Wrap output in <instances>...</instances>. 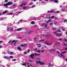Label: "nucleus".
Masks as SVG:
<instances>
[{
	"label": "nucleus",
	"instance_id": "nucleus-1",
	"mask_svg": "<svg viewBox=\"0 0 67 67\" xmlns=\"http://www.w3.org/2000/svg\"><path fill=\"white\" fill-rule=\"evenodd\" d=\"M36 64H38V63H39V64H40V65H44L45 63L43 62H41V61H37V60H36Z\"/></svg>",
	"mask_w": 67,
	"mask_h": 67
},
{
	"label": "nucleus",
	"instance_id": "nucleus-2",
	"mask_svg": "<svg viewBox=\"0 0 67 67\" xmlns=\"http://www.w3.org/2000/svg\"><path fill=\"white\" fill-rule=\"evenodd\" d=\"M12 4V2H9L7 4H5L4 5V6H8Z\"/></svg>",
	"mask_w": 67,
	"mask_h": 67
},
{
	"label": "nucleus",
	"instance_id": "nucleus-3",
	"mask_svg": "<svg viewBox=\"0 0 67 67\" xmlns=\"http://www.w3.org/2000/svg\"><path fill=\"white\" fill-rule=\"evenodd\" d=\"M66 52V51H65L63 52H62L60 54V55H59L60 57H61V58H64L65 59V57L63 55H62V54H65Z\"/></svg>",
	"mask_w": 67,
	"mask_h": 67
},
{
	"label": "nucleus",
	"instance_id": "nucleus-4",
	"mask_svg": "<svg viewBox=\"0 0 67 67\" xmlns=\"http://www.w3.org/2000/svg\"><path fill=\"white\" fill-rule=\"evenodd\" d=\"M20 42L19 41L16 40L15 41L14 40L12 41V43H13V42H14V46H16V42Z\"/></svg>",
	"mask_w": 67,
	"mask_h": 67
},
{
	"label": "nucleus",
	"instance_id": "nucleus-5",
	"mask_svg": "<svg viewBox=\"0 0 67 67\" xmlns=\"http://www.w3.org/2000/svg\"><path fill=\"white\" fill-rule=\"evenodd\" d=\"M44 43L45 44H46L47 45H52L53 44L52 43H48L47 42H45Z\"/></svg>",
	"mask_w": 67,
	"mask_h": 67
},
{
	"label": "nucleus",
	"instance_id": "nucleus-6",
	"mask_svg": "<svg viewBox=\"0 0 67 67\" xmlns=\"http://www.w3.org/2000/svg\"><path fill=\"white\" fill-rule=\"evenodd\" d=\"M22 29H23V28H18L15 30L14 31H15V30H17V31H21Z\"/></svg>",
	"mask_w": 67,
	"mask_h": 67
},
{
	"label": "nucleus",
	"instance_id": "nucleus-7",
	"mask_svg": "<svg viewBox=\"0 0 67 67\" xmlns=\"http://www.w3.org/2000/svg\"><path fill=\"white\" fill-rule=\"evenodd\" d=\"M43 36H45L46 37H47V36H51V34H49L48 35H43Z\"/></svg>",
	"mask_w": 67,
	"mask_h": 67
},
{
	"label": "nucleus",
	"instance_id": "nucleus-8",
	"mask_svg": "<svg viewBox=\"0 0 67 67\" xmlns=\"http://www.w3.org/2000/svg\"><path fill=\"white\" fill-rule=\"evenodd\" d=\"M56 35L57 36H60L62 35V34L61 33L58 34H56Z\"/></svg>",
	"mask_w": 67,
	"mask_h": 67
},
{
	"label": "nucleus",
	"instance_id": "nucleus-9",
	"mask_svg": "<svg viewBox=\"0 0 67 67\" xmlns=\"http://www.w3.org/2000/svg\"><path fill=\"white\" fill-rule=\"evenodd\" d=\"M47 25L46 24H42V26H42V27H43V26H45L46 27H47Z\"/></svg>",
	"mask_w": 67,
	"mask_h": 67
},
{
	"label": "nucleus",
	"instance_id": "nucleus-10",
	"mask_svg": "<svg viewBox=\"0 0 67 67\" xmlns=\"http://www.w3.org/2000/svg\"><path fill=\"white\" fill-rule=\"evenodd\" d=\"M34 56V54H31L30 57L32 59H34V57H33V56Z\"/></svg>",
	"mask_w": 67,
	"mask_h": 67
},
{
	"label": "nucleus",
	"instance_id": "nucleus-11",
	"mask_svg": "<svg viewBox=\"0 0 67 67\" xmlns=\"http://www.w3.org/2000/svg\"><path fill=\"white\" fill-rule=\"evenodd\" d=\"M4 59H5V58L9 59V57L8 56H5L4 57Z\"/></svg>",
	"mask_w": 67,
	"mask_h": 67
},
{
	"label": "nucleus",
	"instance_id": "nucleus-12",
	"mask_svg": "<svg viewBox=\"0 0 67 67\" xmlns=\"http://www.w3.org/2000/svg\"><path fill=\"white\" fill-rule=\"evenodd\" d=\"M21 46V47H26L27 45L26 44H21L20 45Z\"/></svg>",
	"mask_w": 67,
	"mask_h": 67
},
{
	"label": "nucleus",
	"instance_id": "nucleus-13",
	"mask_svg": "<svg viewBox=\"0 0 67 67\" xmlns=\"http://www.w3.org/2000/svg\"><path fill=\"white\" fill-rule=\"evenodd\" d=\"M7 12H8V10H6L5 11H4L3 12V14H5V13H7Z\"/></svg>",
	"mask_w": 67,
	"mask_h": 67
},
{
	"label": "nucleus",
	"instance_id": "nucleus-14",
	"mask_svg": "<svg viewBox=\"0 0 67 67\" xmlns=\"http://www.w3.org/2000/svg\"><path fill=\"white\" fill-rule=\"evenodd\" d=\"M54 1V2H58V1L57 0H52L51 1Z\"/></svg>",
	"mask_w": 67,
	"mask_h": 67
},
{
	"label": "nucleus",
	"instance_id": "nucleus-15",
	"mask_svg": "<svg viewBox=\"0 0 67 67\" xmlns=\"http://www.w3.org/2000/svg\"><path fill=\"white\" fill-rule=\"evenodd\" d=\"M40 54H37L36 53H35V55H36V56H40Z\"/></svg>",
	"mask_w": 67,
	"mask_h": 67
},
{
	"label": "nucleus",
	"instance_id": "nucleus-16",
	"mask_svg": "<svg viewBox=\"0 0 67 67\" xmlns=\"http://www.w3.org/2000/svg\"><path fill=\"white\" fill-rule=\"evenodd\" d=\"M10 58H13V56H10L9 57V59H10Z\"/></svg>",
	"mask_w": 67,
	"mask_h": 67
},
{
	"label": "nucleus",
	"instance_id": "nucleus-17",
	"mask_svg": "<svg viewBox=\"0 0 67 67\" xmlns=\"http://www.w3.org/2000/svg\"><path fill=\"white\" fill-rule=\"evenodd\" d=\"M22 4L23 6H24L26 5V3H22Z\"/></svg>",
	"mask_w": 67,
	"mask_h": 67
},
{
	"label": "nucleus",
	"instance_id": "nucleus-18",
	"mask_svg": "<svg viewBox=\"0 0 67 67\" xmlns=\"http://www.w3.org/2000/svg\"><path fill=\"white\" fill-rule=\"evenodd\" d=\"M37 45L40 48L41 47V45L39 44H37Z\"/></svg>",
	"mask_w": 67,
	"mask_h": 67
},
{
	"label": "nucleus",
	"instance_id": "nucleus-19",
	"mask_svg": "<svg viewBox=\"0 0 67 67\" xmlns=\"http://www.w3.org/2000/svg\"><path fill=\"white\" fill-rule=\"evenodd\" d=\"M60 29H58V30H57V32H60Z\"/></svg>",
	"mask_w": 67,
	"mask_h": 67
},
{
	"label": "nucleus",
	"instance_id": "nucleus-20",
	"mask_svg": "<svg viewBox=\"0 0 67 67\" xmlns=\"http://www.w3.org/2000/svg\"><path fill=\"white\" fill-rule=\"evenodd\" d=\"M54 13H59V11H57L56 12H54Z\"/></svg>",
	"mask_w": 67,
	"mask_h": 67
},
{
	"label": "nucleus",
	"instance_id": "nucleus-21",
	"mask_svg": "<svg viewBox=\"0 0 67 67\" xmlns=\"http://www.w3.org/2000/svg\"><path fill=\"white\" fill-rule=\"evenodd\" d=\"M13 13H8V15H13Z\"/></svg>",
	"mask_w": 67,
	"mask_h": 67
},
{
	"label": "nucleus",
	"instance_id": "nucleus-22",
	"mask_svg": "<svg viewBox=\"0 0 67 67\" xmlns=\"http://www.w3.org/2000/svg\"><path fill=\"white\" fill-rule=\"evenodd\" d=\"M31 24H35V22L34 21H32L31 22Z\"/></svg>",
	"mask_w": 67,
	"mask_h": 67
},
{
	"label": "nucleus",
	"instance_id": "nucleus-23",
	"mask_svg": "<svg viewBox=\"0 0 67 67\" xmlns=\"http://www.w3.org/2000/svg\"><path fill=\"white\" fill-rule=\"evenodd\" d=\"M7 31H10V30H9V27H7Z\"/></svg>",
	"mask_w": 67,
	"mask_h": 67
},
{
	"label": "nucleus",
	"instance_id": "nucleus-24",
	"mask_svg": "<svg viewBox=\"0 0 67 67\" xmlns=\"http://www.w3.org/2000/svg\"><path fill=\"white\" fill-rule=\"evenodd\" d=\"M17 48L18 49V50H19V51H21V48H20V47H18Z\"/></svg>",
	"mask_w": 67,
	"mask_h": 67
},
{
	"label": "nucleus",
	"instance_id": "nucleus-25",
	"mask_svg": "<svg viewBox=\"0 0 67 67\" xmlns=\"http://www.w3.org/2000/svg\"><path fill=\"white\" fill-rule=\"evenodd\" d=\"M51 66H52V65H51V63H49L48 64V67H51Z\"/></svg>",
	"mask_w": 67,
	"mask_h": 67
},
{
	"label": "nucleus",
	"instance_id": "nucleus-26",
	"mask_svg": "<svg viewBox=\"0 0 67 67\" xmlns=\"http://www.w3.org/2000/svg\"><path fill=\"white\" fill-rule=\"evenodd\" d=\"M51 19H50V20H49L48 21H46L45 22H46V23L47 22V23H48L49 22V21H51Z\"/></svg>",
	"mask_w": 67,
	"mask_h": 67
},
{
	"label": "nucleus",
	"instance_id": "nucleus-27",
	"mask_svg": "<svg viewBox=\"0 0 67 67\" xmlns=\"http://www.w3.org/2000/svg\"><path fill=\"white\" fill-rule=\"evenodd\" d=\"M54 11V9H52L51 11V13L52 12H53Z\"/></svg>",
	"mask_w": 67,
	"mask_h": 67
},
{
	"label": "nucleus",
	"instance_id": "nucleus-28",
	"mask_svg": "<svg viewBox=\"0 0 67 67\" xmlns=\"http://www.w3.org/2000/svg\"><path fill=\"white\" fill-rule=\"evenodd\" d=\"M10 30L11 31H13V28L12 27H11L10 28Z\"/></svg>",
	"mask_w": 67,
	"mask_h": 67
},
{
	"label": "nucleus",
	"instance_id": "nucleus-29",
	"mask_svg": "<svg viewBox=\"0 0 67 67\" xmlns=\"http://www.w3.org/2000/svg\"><path fill=\"white\" fill-rule=\"evenodd\" d=\"M55 51V49H52L51 50V52H54Z\"/></svg>",
	"mask_w": 67,
	"mask_h": 67
},
{
	"label": "nucleus",
	"instance_id": "nucleus-30",
	"mask_svg": "<svg viewBox=\"0 0 67 67\" xmlns=\"http://www.w3.org/2000/svg\"><path fill=\"white\" fill-rule=\"evenodd\" d=\"M23 5L22 4L21 5H19V7H23Z\"/></svg>",
	"mask_w": 67,
	"mask_h": 67
},
{
	"label": "nucleus",
	"instance_id": "nucleus-31",
	"mask_svg": "<svg viewBox=\"0 0 67 67\" xmlns=\"http://www.w3.org/2000/svg\"><path fill=\"white\" fill-rule=\"evenodd\" d=\"M26 63H25V64L23 63V66H25L26 65Z\"/></svg>",
	"mask_w": 67,
	"mask_h": 67
},
{
	"label": "nucleus",
	"instance_id": "nucleus-32",
	"mask_svg": "<svg viewBox=\"0 0 67 67\" xmlns=\"http://www.w3.org/2000/svg\"><path fill=\"white\" fill-rule=\"evenodd\" d=\"M36 19H37V18H34V19L35 20V21H36Z\"/></svg>",
	"mask_w": 67,
	"mask_h": 67
},
{
	"label": "nucleus",
	"instance_id": "nucleus-33",
	"mask_svg": "<svg viewBox=\"0 0 67 67\" xmlns=\"http://www.w3.org/2000/svg\"><path fill=\"white\" fill-rule=\"evenodd\" d=\"M53 34H57V33L56 32H53Z\"/></svg>",
	"mask_w": 67,
	"mask_h": 67
},
{
	"label": "nucleus",
	"instance_id": "nucleus-34",
	"mask_svg": "<svg viewBox=\"0 0 67 67\" xmlns=\"http://www.w3.org/2000/svg\"><path fill=\"white\" fill-rule=\"evenodd\" d=\"M29 62H30V63H32V60H31L29 59Z\"/></svg>",
	"mask_w": 67,
	"mask_h": 67
},
{
	"label": "nucleus",
	"instance_id": "nucleus-35",
	"mask_svg": "<svg viewBox=\"0 0 67 67\" xmlns=\"http://www.w3.org/2000/svg\"><path fill=\"white\" fill-rule=\"evenodd\" d=\"M16 60L15 59H14L12 60V61H16Z\"/></svg>",
	"mask_w": 67,
	"mask_h": 67
},
{
	"label": "nucleus",
	"instance_id": "nucleus-36",
	"mask_svg": "<svg viewBox=\"0 0 67 67\" xmlns=\"http://www.w3.org/2000/svg\"><path fill=\"white\" fill-rule=\"evenodd\" d=\"M13 54V52H11L10 53V55H12V54Z\"/></svg>",
	"mask_w": 67,
	"mask_h": 67
},
{
	"label": "nucleus",
	"instance_id": "nucleus-37",
	"mask_svg": "<svg viewBox=\"0 0 67 67\" xmlns=\"http://www.w3.org/2000/svg\"><path fill=\"white\" fill-rule=\"evenodd\" d=\"M64 23H65L66 22H67V20L66 19L64 20Z\"/></svg>",
	"mask_w": 67,
	"mask_h": 67
},
{
	"label": "nucleus",
	"instance_id": "nucleus-38",
	"mask_svg": "<svg viewBox=\"0 0 67 67\" xmlns=\"http://www.w3.org/2000/svg\"><path fill=\"white\" fill-rule=\"evenodd\" d=\"M30 5H32V4H33V3L32 2H31L30 3Z\"/></svg>",
	"mask_w": 67,
	"mask_h": 67
},
{
	"label": "nucleus",
	"instance_id": "nucleus-39",
	"mask_svg": "<svg viewBox=\"0 0 67 67\" xmlns=\"http://www.w3.org/2000/svg\"><path fill=\"white\" fill-rule=\"evenodd\" d=\"M24 55H26V54H27V53L25 52L24 53Z\"/></svg>",
	"mask_w": 67,
	"mask_h": 67
},
{
	"label": "nucleus",
	"instance_id": "nucleus-40",
	"mask_svg": "<svg viewBox=\"0 0 67 67\" xmlns=\"http://www.w3.org/2000/svg\"><path fill=\"white\" fill-rule=\"evenodd\" d=\"M2 12H0V16L2 15Z\"/></svg>",
	"mask_w": 67,
	"mask_h": 67
},
{
	"label": "nucleus",
	"instance_id": "nucleus-41",
	"mask_svg": "<svg viewBox=\"0 0 67 67\" xmlns=\"http://www.w3.org/2000/svg\"><path fill=\"white\" fill-rule=\"evenodd\" d=\"M26 7H23V9H25Z\"/></svg>",
	"mask_w": 67,
	"mask_h": 67
},
{
	"label": "nucleus",
	"instance_id": "nucleus-42",
	"mask_svg": "<svg viewBox=\"0 0 67 67\" xmlns=\"http://www.w3.org/2000/svg\"><path fill=\"white\" fill-rule=\"evenodd\" d=\"M49 24L50 26L52 25H53V23H50Z\"/></svg>",
	"mask_w": 67,
	"mask_h": 67
},
{
	"label": "nucleus",
	"instance_id": "nucleus-43",
	"mask_svg": "<svg viewBox=\"0 0 67 67\" xmlns=\"http://www.w3.org/2000/svg\"><path fill=\"white\" fill-rule=\"evenodd\" d=\"M3 42H2V41H0V44H1V43Z\"/></svg>",
	"mask_w": 67,
	"mask_h": 67
},
{
	"label": "nucleus",
	"instance_id": "nucleus-44",
	"mask_svg": "<svg viewBox=\"0 0 67 67\" xmlns=\"http://www.w3.org/2000/svg\"><path fill=\"white\" fill-rule=\"evenodd\" d=\"M26 63V64L27 65H29V64H30V63H29L27 62V63Z\"/></svg>",
	"mask_w": 67,
	"mask_h": 67
},
{
	"label": "nucleus",
	"instance_id": "nucleus-45",
	"mask_svg": "<svg viewBox=\"0 0 67 67\" xmlns=\"http://www.w3.org/2000/svg\"><path fill=\"white\" fill-rule=\"evenodd\" d=\"M48 13H51V11H47Z\"/></svg>",
	"mask_w": 67,
	"mask_h": 67
},
{
	"label": "nucleus",
	"instance_id": "nucleus-46",
	"mask_svg": "<svg viewBox=\"0 0 67 67\" xmlns=\"http://www.w3.org/2000/svg\"><path fill=\"white\" fill-rule=\"evenodd\" d=\"M44 52V50H43L41 51V53H43Z\"/></svg>",
	"mask_w": 67,
	"mask_h": 67
},
{
	"label": "nucleus",
	"instance_id": "nucleus-47",
	"mask_svg": "<svg viewBox=\"0 0 67 67\" xmlns=\"http://www.w3.org/2000/svg\"><path fill=\"white\" fill-rule=\"evenodd\" d=\"M35 7V5H33L31 7V8H34Z\"/></svg>",
	"mask_w": 67,
	"mask_h": 67
},
{
	"label": "nucleus",
	"instance_id": "nucleus-48",
	"mask_svg": "<svg viewBox=\"0 0 67 67\" xmlns=\"http://www.w3.org/2000/svg\"><path fill=\"white\" fill-rule=\"evenodd\" d=\"M19 21H20V22H22V20H19Z\"/></svg>",
	"mask_w": 67,
	"mask_h": 67
},
{
	"label": "nucleus",
	"instance_id": "nucleus-49",
	"mask_svg": "<svg viewBox=\"0 0 67 67\" xmlns=\"http://www.w3.org/2000/svg\"><path fill=\"white\" fill-rule=\"evenodd\" d=\"M37 59V60H40V59H41V58H38Z\"/></svg>",
	"mask_w": 67,
	"mask_h": 67
},
{
	"label": "nucleus",
	"instance_id": "nucleus-50",
	"mask_svg": "<svg viewBox=\"0 0 67 67\" xmlns=\"http://www.w3.org/2000/svg\"><path fill=\"white\" fill-rule=\"evenodd\" d=\"M57 24V23L56 22H55L54 23V24L55 25Z\"/></svg>",
	"mask_w": 67,
	"mask_h": 67
},
{
	"label": "nucleus",
	"instance_id": "nucleus-51",
	"mask_svg": "<svg viewBox=\"0 0 67 67\" xmlns=\"http://www.w3.org/2000/svg\"><path fill=\"white\" fill-rule=\"evenodd\" d=\"M62 39V38H60L58 40H59V41H61Z\"/></svg>",
	"mask_w": 67,
	"mask_h": 67
},
{
	"label": "nucleus",
	"instance_id": "nucleus-52",
	"mask_svg": "<svg viewBox=\"0 0 67 67\" xmlns=\"http://www.w3.org/2000/svg\"><path fill=\"white\" fill-rule=\"evenodd\" d=\"M37 52H38V53H40V50H38L37 51Z\"/></svg>",
	"mask_w": 67,
	"mask_h": 67
},
{
	"label": "nucleus",
	"instance_id": "nucleus-53",
	"mask_svg": "<svg viewBox=\"0 0 67 67\" xmlns=\"http://www.w3.org/2000/svg\"><path fill=\"white\" fill-rule=\"evenodd\" d=\"M30 49H28V53H29V52H30Z\"/></svg>",
	"mask_w": 67,
	"mask_h": 67
},
{
	"label": "nucleus",
	"instance_id": "nucleus-54",
	"mask_svg": "<svg viewBox=\"0 0 67 67\" xmlns=\"http://www.w3.org/2000/svg\"><path fill=\"white\" fill-rule=\"evenodd\" d=\"M5 2H8V0H6L5 1Z\"/></svg>",
	"mask_w": 67,
	"mask_h": 67
},
{
	"label": "nucleus",
	"instance_id": "nucleus-55",
	"mask_svg": "<svg viewBox=\"0 0 67 67\" xmlns=\"http://www.w3.org/2000/svg\"><path fill=\"white\" fill-rule=\"evenodd\" d=\"M65 9H63L62 10V11H63L64 12V11H65Z\"/></svg>",
	"mask_w": 67,
	"mask_h": 67
},
{
	"label": "nucleus",
	"instance_id": "nucleus-56",
	"mask_svg": "<svg viewBox=\"0 0 67 67\" xmlns=\"http://www.w3.org/2000/svg\"><path fill=\"white\" fill-rule=\"evenodd\" d=\"M2 47V46H0V48H1Z\"/></svg>",
	"mask_w": 67,
	"mask_h": 67
},
{
	"label": "nucleus",
	"instance_id": "nucleus-57",
	"mask_svg": "<svg viewBox=\"0 0 67 67\" xmlns=\"http://www.w3.org/2000/svg\"><path fill=\"white\" fill-rule=\"evenodd\" d=\"M62 31H65V29H64V28H63V29H62Z\"/></svg>",
	"mask_w": 67,
	"mask_h": 67
},
{
	"label": "nucleus",
	"instance_id": "nucleus-58",
	"mask_svg": "<svg viewBox=\"0 0 67 67\" xmlns=\"http://www.w3.org/2000/svg\"><path fill=\"white\" fill-rule=\"evenodd\" d=\"M12 40H10L8 42L9 43H10L11 42Z\"/></svg>",
	"mask_w": 67,
	"mask_h": 67
},
{
	"label": "nucleus",
	"instance_id": "nucleus-59",
	"mask_svg": "<svg viewBox=\"0 0 67 67\" xmlns=\"http://www.w3.org/2000/svg\"><path fill=\"white\" fill-rule=\"evenodd\" d=\"M54 16H52V18H54Z\"/></svg>",
	"mask_w": 67,
	"mask_h": 67
},
{
	"label": "nucleus",
	"instance_id": "nucleus-60",
	"mask_svg": "<svg viewBox=\"0 0 67 67\" xmlns=\"http://www.w3.org/2000/svg\"><path fill=\"white\" fill-rule=\"evenodd\" d=\"M66 45H67V44L65 43H64V46H66Z\"/></svg>",
	"mask_w": 67,
	"mask_h": 67
},
{
	"label": "nucleus",
	"instance_id": "nucleus-61",
	"mask_svg": "<svg viewBox=\"0 0 67 67\" xmlns=\"http://www.w3.org/2000/svg\"><path fill=\"white\" fill-rule=\"evenodd\" d=\"M65 42H67V39H65Z\"/></svg>",
	"mask_w": 67,
	"mask_h": 67
},
{
	"label": "nucleus",
	"instance_id": "nucleus-62",
	"mask_svg": "<svg viewBox=\"0 0 67 67\" xmlns=\"http://www.w3.org/2000/svg\"><path fill=\"white\" fill-rule=\"evenodd\" d=\"M36 37H35L34 38V40H36Z\"/></svg>",
	"mask_w": 67,
	"mask_h": 67
},
{
	"label": "nucleus",
	"instance_id": "nucleus-63",
	"mask_svg": "<svg viewBox=\"0 0 67 67\" xmlns=\"http://www.w3.org/2000/svg\"><path fill=\"white\" fill-rule=\"evenodd\" d=\"M57 53H58V54H60L59 52L58 51L57 52Z\"/></svg>",
	"mask_w": 67,
	"mask_h": 67
},
{
	"label": "nucleus",
	"instance_id": "nucleus-64",
	"mask_svg": "<svg viewBox=\"0 0 67 67\" xmlns=\"http://www.w3.org/2000/svg\"><path fill=\"white\" fill-rule=\"evenodd\" d=\"M65 61H67V58L65 60Z\"/></svg>",
	"mask_w": 67,
	"mask_h": 67
}]
</instances>
